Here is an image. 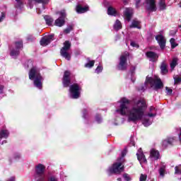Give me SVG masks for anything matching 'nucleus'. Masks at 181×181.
Segmentation results:
<instances>
[{
	"mask_svg": "<svg viewBox=\"0 0 181 181\" xmlns=\"http://www.w3.org/2000/svg\"><path fill=\"white\" fill-rule=\"evenodd\" d=\"M179 6H180V8H181V1L179 4Z\"/></svg>",
	"mask_w": 181,
	"mask_h": 181,
	"instance_id": "obj_58",
	"label": "nucleus"
},
{
	"mask_svg": "<svg viewBox=\"0 0 181 181\" xmlns=\"http://www.w3.org/2000/svg\"><path fill=\"white\" fill-rule=\"evenodd\" d=\"M173 141H175V139L173 138H169L163 141V148H168L169 145H172L173 144Z\"/></svg>",
	"mask_w": 181,
	"mask_h": 181,
	"instance_id": "obj_19",
	"label": "nucleus"
},
{
	"mask_svg": "<svg viewBox=\"0 0 181 181\" xmlns=\"http://www.w3.org/2000/svg\"><path fill=\"white\" fill-rule=\"evenodd\" d=\"M161 74H168V64L165 62H162L160 66Z\"/></svg>",
	"mask_w": 181,
	"mask_h": 181,
	"instance_id": "obj_23",
	"label": "nucleus"
},
{
	"mask_svg": "<svg viewBox=\"0 0 181 181\" xmlns=\"http://www.w3.org/2000/svg\"><path fill=\"white\" fill-rule=\"evenodd\" d=\"M14 159H16V160H18V159H21V154L19 153H16L14 154Z\"/></svg>",
	"mask_w": 181,
	"mask_h": 181,
	"instance_id": "obj_45",
	"label": "nucleus"
},
{
	"mask_svg": "<svg viewBox=\"0 0 181 181\" xmlns=\"http://www.w3.org/2000/svg\"><path fill=\"white\" fill-rule=\"evenodd\" d=\"M145 6L149 12H156V1L155 0H146Z\"/></svg>",
	"mask_w": 181,
	"mask_h": 181,
	"instance_id": "obj_10",
	"label": "nucleus"
},
{
	"mask_svg": "<svg viewBox=\"0 0 181 181\" xmlns=\"http://www.w3.org/2000/svg\"><path fill=\"white\" fill-rule=\"evenodd\" d=\"M7 181H15V177H11Z\"/></svg>",
	"mask_w": 181,
	"mask_h": 181,
	"instance_id": "obj_51",
	"label": "nucleus"
},
{
	"mask_svg": "<svg viewBox=\"0 0 181 181\" xmlns=\"http://www.w3.org/2000/svg\"><path fill=\"white\" fill-rule=\"evenodd\" d=\"M71 47V42H70L69 40H66L64 42V47L60 50L61 56L68 61L71 60V53L69 52V50H70Z\"/></svg>",
	"mask_w": 181,
	"mask_h": 181,
	"instance_id": "obj_5",
	"label": "nucleus"
},
{
	"mask_svg": "<svg viewBox=\"0 0 181 181\" xmlns=\"http://www.w3.org/2000/svg\"><path fill=\"white\" fill-rule=\"evenodd\" d=\"M130 46L132 47H136V49L139 48V45L134 41H131Z\"/></svg>",
	"mask_w": 181,
	"mask_h": 181,
	"instance_id": "obj_37",
	"label": "nucleus"
},
{
	"mask_svg": "<svg viewBox=\"0 0 181 181\" xmlns=\"http://www.w3.org/2000/svg\"><path fill=\"white\" fill-rule=\"evenodd\" d=\"M170 43L171 45V49H175L177 46V44L176 43L175 38H171L170 40Z\"/></svg>",
	"mask_w": 181,
	"mask_h": 181,
	"instance_id": "obj_32",
	"label": "nucleus"
},
{
	"mask_svg": "<svg viewBox=\"0 0 181 181\" xmlns=\"http://www.w3.org/2000/svg\"><path fill=\"white\" fill-rule=\"evenodd\" d=\"M175 175H181V165L175 168Z\"/></svg>",
	"mask_w": 181,
	"mask_h": 181,
	"instance_id": "obj_33",
	"label": "nucleus"
},
{
	"mask_svg": "<svg viewBox=\"0 0 181 181\" xmlns=\"http://www.w3.org/2000/svg\"><path fill=\"white\" fill-rule=\"evenodd\" d=\"M175 84H179L181 82V78L179 76L174 77Z\"/></svg>",
	"mask_w": 181,
	"mask_h": 181,
	"instance_id": "obj_42",
	"label": "nucleus"
},
{
	"mask_svg": "<svg viewBox=\"0 0 181 181\" xmlns=\"http://www.w3.org/2000/svg\"><path fill=\"white\" fill-rule=\"evenodd\" d=\"M107 15H110L111 16H117L118 13L115 8L110 6L107 8Z\"/></svg>",
	"mask_w": 181,
	"mask_h": 181,
	"instance_id": "obj_22",
	"label": "nucleus"
},
{
	"mask_svg": "<svg viewBox=\"0 0 181 181\" xmlns=\"http://www.w3.org/2000/svg\"><path fill=\"white\" fill-rule=\"evenodd\" d=\"M47 181H60L59 178L54 175L49 176L47 179Z\"/></svg>",
	"mask_w": 181,
	"mask_h": 181,
	"instance_id": "obj_36",
	"label": "nucleus"
},
{
	"mask_svg": "<svg viewBox=\"0 0 181 181\" xmlns=\"http://www.w3.org/2000/svg\"><path fill=\"white\" fill-rule=\"evenodd\" d=\"M156 40H157L160 49L163 50L166 47V39L162 35H158L156 36Z\"/></svg>",
	"mask_w": 181,
	"mask_h": 181,
	"instance_id": "obj_14",
	"label": "nucleus"
},
{
	"mask_svg": "<svg viewBox=\"0 0 181 181\" xmlns=\"http://www.w3.org/2000/svg\"><path fill=\"white\" fill-rule=\"evenodd\" d=\"M125 155H127V150H123L122 151V157L119 158V160H121Z\"/></svg>",
	"mask_w": 181,
	"mask_h": 181,
	"instance_id": "obj_46",
	"label": "nucleus"
},
{
	"mask_svg": "<svg viewBox=\"0 0 181 181\" xmlns=\"http://www.w3.org/2000/svg\"><path fill=\"white\" fill-rule=\"evenodd\" d=\"M124 4H128V0H124Z\"/></svg>",
	"mask_w": 181,
	"mask_h": 181,
	"instance_id": "obj_55",
	"label": "nucleus"
},
{
	"mask_svg": "<svg viewBox=\"0 0 181 181\" xmlns=\"http://www.w3.org/2000/svg\"><path fill=\"white\" fill-rule=\"evenodd\" d=\"M4 144H6V140L3 141L1 145H4Z\"/></svg>",
	"mask_w": 181,
	"mask_h": 181,
	"instance_id": "obj_54",
	"label": "nucleus"
},
{
	"mask_svg": "<svg viewBox=\"0 0 181 181\" xmlns=\"http://www.w3.org/2000/svg\"><path fill=\"white\" fill-rule=\"evenodd\" d=\"M141 22L137 20H133L132 24L130 25V28H136L137 29H141V26L139 25Z\"/></svg>",
	"mask_w": 181,
	"mask_h": 181,
	"instance_id": "obj_26",
	"label": "nucleus"
},
{
	"mask_svg": "<svg viewBox=\"0 0 181 181\" xmlns=\"http://www.w3.org/2000/svg\"><path fill=\"white\" fill-rule=\"evenodd\" d=\"M119 103V107L116 110L115 113L123 116L125 115L127 118V122L136 124L138 121H142L144 127H149V125H152L153 118L158 114L156 108L151 106L149 107L147 114L145 115L147 106L146 101L144 99H139L130 107H128L129 100L125 98H122Z\"/></svg>",
	"mask_w": 181,
	"mask_h": 181,
	"instance_id": "obj_1",
	"label": "nucleus"
},
{
	"mask_svg": "<svg viewBox=\"0 0 181 181\" xmlns=\"http://www.w3.org/2000/svg\"><path fill=\"white\" fill-rule=\"evenodd\" d=\"M148 176L146 175L141 174L139 177V181H146Z\"/></svg>",
	"mask_w": 181,
	"mask_h": 181,
	"instance_id": "obj_41",
	"label": "nucleus"
},
{
	"mask_svg": "<svg viewBox=\"0 0 181 181\" xmlns=\"http://www.w3.org/2000/svg\"><path fill=\"white\" fill-rule=\"evenodd\" d=\"M107 175H110L112 173H115L116 175H119L121 172H124V166H122V162L119 161L115 163L112 166L110 167L107 170Z\"/></svg>",
	"mask_w": 181,
	"mask_h": 181,
	"instance_id": "obj_6",
	"label": "nucleus"
},
{
	"mask_svg": "<svg viewBox=\"0 0 181 181\" xmlns=\"http://www.w3.org/2000/svg\"><path fill=\"white\" fill-rule=\"evenodd\" d=\"M44 19L48 26H52V25H53L54 20L50 16H45Z\"/></svg>",
	"mask_w": 181,
	"mask_h": 181,
	"instance_id": "obj_24",
	"label": "nucleus"
},
{
	"mask_svg": "<svg viewBox=\"0 0 181 181\" xmlns=\"http://www.w3.org/2000/svg\"><path fill=\"white\" fill-rule=\"evenodd\" d=\"M101 71H103V66H98V67L95 69V73H97L98 74L101 73Z\"/></svg>",
	"mask_w": 181,
	"mask_h": 181,
	"instance_id": "obj_43",
	"label": "nucleus"
},
{
	"mask_svg": "<svg viewBox=\"0 0 181 181\" xmlns=\"http://www.w3.org/2000/svg\"><path fill=\"white\" fill-rule=\"evenodd\" d=\"M74 28V25L73 24H70L67 25L66 28L64 30V34L69 35V33H70V32L73 30Z\"/></svg>",
	"mask_w": 181,
	"mask_h": 181,
	"instance_id": "obj_27",
	"label": "nucleus"
},
{
	"mask_svg": "<svg viewBox=\"0 0 181 181\" xmlns=\"http://www.w3.org/2000/svg\"><path fill=\"white\" fill-rule=\"evenodd\" d=\"M136 1V6L138 8L139 6V4H141V0H135Z\"/></svg>",
	"mask_w": 181,
	"mask_h": 181,
	"instance_id": "obj_49",
	"label": "nucleus"
},
{
	"mask_svg": "<svg viewBox=\"0 0 181 181\" xmlns=\"http://www.w3.org/2000/svg\"><path fill=\"white\" fill-rule=\"evenodd\" d=\"M137 159L141 165L142 163H147L148 160L144 154V151H142V148H139L136 153Z\"/></svg>",
	"mask_w": 181,
	"mask_h": 181,
	"instance_id": "obj_12",
	"label": "nucleus"
},
{
	"mask_svg": "<svg viewBox=\"0 0 181 181\" xmlns=\"http://www.w3.org/2000/svg\"><path fill=\"white\" fill-rule=\"evenodd\" d=\"M158 5L160 11L166 9V1H159Z\"/></svg>",
	"mask_w": 181,
	"mask_h": 181,
	"instance_id": "obj_29",
	"label": "nucleus"
},
{
	"mask_svg": "<svg viewBox=\"0 0 181 181\" xmlns=\"http://www.w3.org/2000/svg\"><path fill=\"white\" fill-rule=\"evenodd\" d=\"M29 67H32L29 72L30 80H34V86L39 90H42V81H43V78L40 76L39 69L36 66H33V62L30 60L27 62V66H25V69H29Z\"/></svg>",
	"mask_w": 181,
	"mask_h": 181,
	"instance_id": "obj_2",
	"label": "nucleus"
},
{
	"mask_svg": "<svg viewBox=\"0 0 181 181\" xmlns=\"http://www.w3.org/2000/svg\"><path fill=\"white\" fill-rule=\"evenodd\" d=\"M177 62H179V59L176 57H174L172 60V62L170 64V67L171 70H173L176 66H177Z\"/></svg>",
	"mask_w": 181,
	"mask_h": 181,
	"instance_id": "obj_25",
	"label": "nucleus"
},
{
	"mask_svg": "<svg viewBox=\"0 0 181 181\" xmlns=\"http://www.w3.org/2000/svg\"><path fill=\"white\" fill-rule=\"evenodd\" d=\"M115 30H119V29L122 28V25L121 24V21L119 20H117L113 25Z\"/></svg>",
	"mask_w": 181,
	"mask_h": 181,
	"instance_id": "obj_28",
	"label": "nucleus"
},
{
	"mask_svg": "<svg viewBox=\"0 0 181 181\" xmlns=\"http://www.w3.org/2000/svg\"><path fill=\"white\" fill-rule=\"evenodd\" d=\"M81 91V87L77 83H74L69 87V97L74 100L80 98V92Z\"/></svg>",
	"mask_w": 181,
	"mask_h": 181,
	"instance_id": "obj_7",
	"label": "nucleus"
},
{
	"mask_svg": "<svg viewBox=\"0 0 181 181\" xmlns=\"http://www.w3.org/2000/svg\"><path fill=\"white\" fill-rule=\"evenodd\" d=\"M46 170V167L42 164H38L35 166V173L34 175V179L37 181H45L46 174L45 172Z\"/></svg>",
	"mask_w": 181,
	"mask_h": 181,
	"instance_id": "obj_4",
	"label": "nucleus"
},
{
	"mask_svg": "<svg viewBox=\"0 0 181 181\" xmlns=\"http://www.w3.org/2000/svg\"><path fill=\"white\" fill-rule=\"evenodd\" d=\"M57 13L59 15V18H58L54 21V25L58 26V28H62V26H64L66 23V16L67 14L66 13V10H62L61 11H58Z\"/></svg>",
	"mask_w": 181,
	"mask_h": 181,
	"instance_id": "obj_8",
	"label": "nucleus"
},
{
	"mask_svg": "<svg viewBox=\"0 0 181 181\" xmlns=\"http://www.w3.org/2000/svg\"><path fill=\"white\" fill-rule=\"evenodd\" d=\"M94 63H95L94 60L90 61L85 64V67H86L87 69H91V67L94 66Z\"/></svg>",
	"mask_w": 181,
	"mask_h": 181,
	"instance_id": "obj_30",
	"label": "nucleus"
},
{
	"mask_svg": "<svg viewBox=\"0 0 181 181\" xmlns=\"http://www.w3.org/2000/svg\"><path fill=\"white\" fill-rule=\"evenodd\" d=\"M54 37V35H49L47 37H42L40 40V45L41 46H47L53 40V38Z\"/></svg>",
	"mask_w": 181,
	"mask_h": 181,
	"instance_id": "obj_16",
	"label": "nucleus"
},
{
	"mask_svg": "<svg viewBox=\"0 0 181 181\" xmlns=\"http://www.w3.org/2000/svg\"><path fill=\"white\" fill-rule=\"evenodd\" d=\"M123 177H124V180H126V181H131L132 180L131 176H129V175H128L127 173L123 175Z\"/></svg>",
	"mask_w": 181,
	"mask_h": 181,
	"instance_id": "obj_40",
	"label": "nucleus"
},
{
	"mask_svg": "<svg viewBox=\"0 0 181 181\" xmlns=\"http://www.w3.org/2000/svg\"><path fill=\"white\" fill-rule=\"evenodd\" d=\"M17 4L16 5V8H21L22 6V0H16Z\"/></svg>",
	"mask_w": 181,
	"mask_h": 181,
	"instance_id": "obj_44",
	"label": "nucleus"
},
{
	"mask_svg": "<svg viewBox=\"0 0 181 181\" xmlns=\"http://www.w3.org/2000/svg\"><path fill=\"white\" fill-rule=\"evenodd\" d=\"M86 114H87V110H83V118H84L86 119Z\"/></svg>",
	"mask_w": 181,
	"mask_h": 181,
	"instance_id": "obj_48",
	"label": "nucleus"
},
{
	"mask_svg": "<svg viewBox=\"0 0 181 181\" xmlns=\"http://www.w3.org/2000/svg\"><path fill=\"white\" fill-rule=\"evenodd\" d=\"M165 91L168 95H172V93L173 92V90L169 87H165Z\"/></svg>",
	"mask_w": 181,
	"mask_h": 181,
	"instance_id": "obj_38",
	"label": "nucleus"
},
{
	"mask_svg": "<svg viewBox=\"0 0 181 181\" xmlns=\"http://www.w3.org/2000/svg\"><path fill=\"white\" fill-rule=\"evenodd\" d=\"M70 71H65L64 73V77L62 80V83L64 87H69L71 83V80H70Z\"/></svg>",
	"mask_w": 181,
	"mask_h": 181,
	"instance_id": "obj_13",
	"label": "nucleus"
},
{
	"mask_svg": "<svg viewBox=\"0 0 181 181\" xmlns=\"http://www.w3.org/2000/svg\"><path fill=\"white\" fill-rule=\"evenodd\" d=\"M88 11V6H85L84 7L80 5L76 6L77 13H85V12H87Z\"/></svg>",
	"mask_w": 181,
	"mask_h": 181,
	"instance_id": "obj_18",
	"label": "nucleus"
},
{
	"mask_svg": "<svg viewBox=\"0 0 181 181\" xmlns=\"http://www.w3.org/2000/svg\"><path fill=\"white\" fill-rule=\"evenodd\" d=\"M35 4H36V3L35 2L34 0H29L28 1V5H29L30 9H32V8H33L34 5H35Z\"/></svg>",
	"mask_w": 181,
	"mask_h": 181,
	"instance_id": "obj_39",
	"label": "nucleus"
},
{
	"mask_svg": "<svg viewBox=\"0 0 181 181\" xmlns=\"http://www.w3.org/2000/svg\"><path fill=\"white\" fill-rule=\"evenodd\" d=\"M35 4H42L43 5H46L49 4V0H33Z\"/></svg>",
	"mask_w": 181,
	"mask_h": 181,
	"instance_id": "obj_31",
	"label": "nucleus"
},
{
	"mask_svg": "<svg viewBox=\"0 0 181 181\" xmlns=\"http://www.w3.org/2000/svg\"><path fill=\"white\" fill-rule=\"evenodd\" d=\"M117 181H122L121 178H117Z\"/></svg>",
	"mask_w": 181,
	"mask_h": 181,
	"instance_id": "obj_57",
	"label": "nucleus"
},
{
	"mask_svg": "<svg viewBox=\"0 0 181 181\" xmlns=\"http://www.w3.org/2000/svg\"><path fill=\"white\" fill-rule=\"evenodd\" d=\"M5 18V13H1V16H0V22H2L4 19Z\"/></svg>",
	"mask_w": 181,
	"mask_h": 181,
	"instance_id": "obj_47",
	"label": "nucleus"
},
{
	"mask_svg": "<svg viewBox=\"0 0 181 181\" xmlns=\"http://www.w3.org/2000/svg\"><path fill=\"white\" fill-rule=\"evenodd\" d=\"M175 33H174L173 34L172 33V32L170 33V35H175Z\"/></svg>",
	"mask_w": 181,
	"mask_h": 181,
	"instance_id": "obj_59",
	"label": "nucleus"
},
{
	"mask_svg": "<svg viewBox=\"0 0 181 181\" xmlns=\"http://www.w3.org/2000/svg\"><path fill=\"white\" fill-rule=\"evenodd\" d=\"M150 156L152 159H154V160H158V159H159V151L152 149L150 153Z\"/></svg>",
	"mask_w": 181,
	"mask_h": 181,
	"instance_id": "obj_20",
	"label": "nucleus"
},
{
	"mask_svg": "<svg viewBox=\"0 0 181 181\" xmlns=\"http://www.w3.org/2000/svg\"><path fill=\"white\" fill-rule=\"evenodd\" d=\"M146 57L150 59V62H156L158 60V54L154 52L150 51L146 53Z\"/></svg>",
	"mask_w": 181,
	"mask_h": 181,
	"instance_id": "obj_17",
	"label": "nucleus"
},
{
	"mask_svg": "<svg viewBox=\"0 0 181 181\" xmlns=\"http://www.w3.org/2000/svg\"><path fill=\"white\" fill-rule=\"evenodd\" d=\"M23 47V44L22 42L18 41L16 42V49H13L11 51V56L13 59H15L17 57V56H19V50Z\"/></svg>",
	"mask_w": 181,
	"mask_h": 181,
	"instance_id": "obj_11",
	"label": "nucleus"
},
{
	"mask_svg": "<svg viewBox=\"0 0 181 181\" xmlns=\"http://www.w3.org/2000/svg\"><path fill=\"white\" fill-rule=\"evenodd\" d=\"M132 83H135V78L134 77L132 78Z\"/></svg>",
	"mask_w": 181,
	"mask_h": 181,
	"instance_id": "obj_53",
	"label": "nucleus"
},
{
	"mask_svg": "<svg viewBox=\"0 0 181 181\" xmlns=\"http://www.w3.org/2000/svg\"><path fill=\"white\" fill-rule=\"evenodd\" d=\"M4 93V86L1 85L0 86V94H2Z\"/></svg>",
	"mask_w": 181,
	"mask_h": 181,
	"instance_id": "obj_50",
	"label": "nucleus"
},
{
	"mask_svg": "<svg viewBox=\"0 0 181 181\" xmlns=\"http://www.w3.org/2000/svg\"><path fill=\"white\" fill-rule=\"evenodd\" d=\"M131 144H132V145H133V146H135V143L132 141Z\"/></svg>",
	"mask_w": 181,
	"mask_h": 181,
	"instance_id": "obj_56",
	"label": "nucleus"
},
{
	"mask_svg": "<svg viewBox=\"0 0 181 181\" xmlns=\"http://www.w3.org/2000/svg\"><path fill=\"white\" fill-rule=\"evenodd\" d=\"M128 56L129 53L127 52L120 56L119 62L117 66L119 70H127V67L128 66V63L127 62Z\"/></svg>",
	"mask_w": 181,
	"mask_h": 181,
	"instance_id": "obj_9",
	"label": "nucleus"
},
{
	"mask_svg": "<svg viewBox=\"0 0 181 181\" xmlns=\"http://www.w3.org/2000/svg\"><path fill=\"white\" fill-rule=\"evenodd\" d=\"M159 1H166V0H160Z\"/></svg>",
	"mask_w": 181,
	"mask_h": 181,
	"instance_id": "obj_60",
	"label": "nucleus"
},
{
	"mask_svg": "<svg viewBox=\"0 0 181 181\" xmlns=\"http://www.w3.org/2000/svg\"><path fill=\"white\" fill-rule=\"evenodd\" d=\"M95 121L98 122V124H101V122H103V118L101 117V115H97L95 116Z\"/></svg>",
	"mask_w": 181,
	"mask_h": 181,
	"instance_id": "obj_35",
	"label": "nucleus"
},
{
	"mask_svg": "<svg viewBox=\"0 0 181 181\" xmlns=\"http://www.w3.org/2000/svg\"><path fill=\"white\" fill-rule=\"evenodd\" d=\"M139 90H141V91H145V88H144V86H141Z\"/></svg>",
	"mask_w": 181,
	"mask_h": 181,
	"instance_id": "obj_52",
	"label": "nucleus"
},
{
	"mask_svg": "<svg viewBox=\"0 0 181 181\" xmlns=\"http://www.w3.org/2000/svg\"><path fill=\"white\" fill-rule=\"evenodd\" d=\"M147 83H149L151 88H153V90H155L156 91L163 88V83H162V80H160L158 76H147L145 84H146Z\"/></svg>",
	"mask_w": 181,
	"mask_h": 181,
	"instance_id": "obj_3",
	"label": "nucleus"
},
{
	"mask_svg": "<svg viewBox=\"0 0 181 181\" xmlns=\"http://www.w3.org/2000/svg\"><path fill=\"white\" fill-rule=\"evenodd\" d=\"M132 15H134V9L131 8H126L124 11V19L129 22L132 19Z\"/></svg>",
	"mask_w": 181,
	"mask_h": 181,
	"instance_id": "obj_15",
	"label": "nucleus"
},
{
	"mask_svg": "<svg viewBox=\"0 0 181 181\" xmlns=\"http://www.w3.org/2000/svg\"><path fill=\"white\" fill-rule=\"evenodd\" d=\"M8 136H9V131L6 129H1L0 131V139H2V138L6 139Z\"/></svg>",
	"mask_w": 181,
	"mask_h": 181,
	"instance_id": "obj_21",
	"label": "nucleus"
},
{
	"mask_svg": "<svg viewBox=\"0 0 181 181\" xmlns=\"http://www.w3.org/2000/svg\"><path fill=\"white\" fill-rule=\"evenodd\" d=\"M165 166L163 165L161 168H160L159 169V173H160V176H165Z\"/></svg>",
	"mask_w": 181,
	"mask_h": 181,
	"instance_id": "obj_34",
	"label": "nucleus"
}]
</instances>
